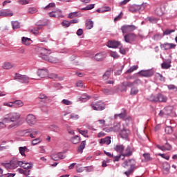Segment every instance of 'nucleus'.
<instances>
[{"instance_id": "f257e3e1", "label": "nucleus", "mask_w": 177, "mask_h": 177, "mask_svg": "<svg viewBox=\"0 0 177 177\" xmlns=\"http://www.w3.org/2000/svg\"><path fill=\"white\" fill-rule=\"evenodd\" d=\"M21 118V114L19 112H10L3 118V122L8 123L11 124L8 125V129H15L17 127H20V119Z\"/></svg>"}, {"instance_id": "f03ea898", "label": "nucleus", "mask_w": 177, "mask_h": 177, "mask_svg": "<svg viewBox=\"0 0 177 177\" xmlns=\"http://www.w3.org/2000/svg\"><path fill=\"white\" fill-rule=\"evenodd\" d=\"M39 53L41 55V57L43 58L44 60H46L50 63H57L59 62V59H57V58L53 56L49 57V55L52 53L50 50H48L43 47H41V48H39Z\"/></svg>"}, {"instance_id": "7ed1b4c3", "label": "nucleus", "mask_w": 177, "mask_h": 177, "mask_svg": "<svg viewBox=\"0 0 177 177\" xmlns=\"http://www.w3.org/2000/svg\"><path fill=\"white\" fill-rule=\"evenodd\" d=\"M91 107L95 110V111H102L106 109V106H104V104L102 102H98L97 103H91Z\"/></svg>"}, {"instance_id": "20e7f679", "label": "nucleus", "mask_w": 177, "mask_h": 177, "mask_svg": "<svg viewBox=\"0 0 177 177\" xmlns=\"http://www.w3.org/2000/svg\"><path fill=\"white\" fill-rule=\"evenodd\" d=\"M3 167H5L6 169H16L18 167V162L11 160L10 162L1 163Z\"/></svg>"}, {"instance_id": "39448f33", "label": "nucleus", "mask_w": 177, "mask_h": 177, "mask_svg": "<svg viewBox=\"0 0 177 177\" xmlns=\"http://www.w3.org/2000/svg\"><path fill=\"white\" fill-rule=\"evenodd\" d=\"M122 34H131L133 31V25H124L120 28Z\"/></svg>"}, {"instance_id": "423d86ee", "label": "nucleus", "mask_w": 177, "mask_h": 177, "mask_svg": "<svg viewBox=\"0 0 177 177\" xmlns=\"http://www.w3.org/2000/svg\"><path fill=\"white\" fill-rule=\"evenodd\" d=\"M154 71L151 69L149 70H142L138 72V75L140 77H145L147 78H149V77H152L153 75Z\"/></svg>"}, {"instance_id": "0eeeda50", "label": "nucleus", "mask_w": 177, "mask_h": 177, "mask_svg": "<svg viewBox=\"0 0 177 177\" xmlns=\"http://www.w3.org/2000/svg\"><path fill=\"white\" fill-rule=\"evenodd\" d=\"M26 122L28 125L32 127V125H35V124H37V118H35V115L32 114H29L26 117Z\"/></svg>"}, {"instance_id": "6e6552de", "label": "nucleus", "mask_w": 177, "mask_h": 177, "mask_svg": "<svg viewBox=\"0 0 177 177\" xmlns=\"http://www.w3.org/2000/svg\"><path fill=\"white\" fill-rule=\"evenodd\" d=\"M161 49L163 50H169V49H175L176 48V44L172 43H165L160 44Z\"/></svg>"}, {"instance_id": "1a4fd4ad", "label": "nucleus", "mask_w": 177, "mask_h": 177, "mask_svg": "<svg viewBox=\"0 0 177 177\" xmlns=\"http://www.w3.org/2000/svg\"><path fill=\"white\" fill-rule=\"evenodd\" d=\"M120 46H121V42L118 41H109L107 43L108 48L117 49V48H120Z\"/></svg>"}, {"instance_id": "9d476101", "label": "nucleus", "mask_w": 177, "mask_h": 177, "mask_svg": "<svg viewBox=\"0 0 177 177\" xmlns=\"http://www.w3.org/2000/svg\"><path fill=\"white\" fill-rule=\"evenodd\" d=\"M18 167H21L24 169H31L32 168V163L18 161Z\"/></svg>"}, {"instance_id": "9b49d317", "label": "nucleus", "mask_w": 177, "mask_h": 177, "mask_svg": "<svg viewBox=\"0 0 177 177\" xmlns=\"http://www.w3.org/2000/svg\"><path fill=\"white\" fill-rule=\"evenodd\" d=\"M11 16H13V12L9 9L6 10H0V17H11Z\"/></svg>"}, {"instance_id": "f8f14e48", "label": "nucleus", "mask_w": 177, "mask_h": 177, "mask_svg": "<svg viewBox=\"0 0 177 177\" xmlns=\"http://www.w3.org/2000/svg\"><path fill=\"white\" fill-rule=\"evenodd\" d=\"M37 75L40 78H45L48 75V70L46 69H39L37 71Z\"/></svg>"}, {"instance_id": "ddd939ff", "label": "nucleus", "mask_w": 177, "mask_h": 177, "mask_svg": "<svg viewBox=\"0 0 177 177\" xmlns=\"http://www.w3.org/2000/svg\"><path fill=\"white\" fill-rule=\"evenodd\" d=\"M158 149H159L160 150H162V151H169L171 150V149H172V147L168 144V142H167L165 144V145L164 146H160V145H157Z\"/></svg>"}, {"instance_id": "4468645a", "label": "nucleus", "mask_w": 177, "mask_h": 177, "mask_svg": "<svg viewBox=\"0 0 177 177\" xmlns=\"http://www.w3.org/2000/svg\"><path fill=\"white\" fill-rule=\"evenodd\" d=\"M162 167H163V174H165V175H168V174H169V169H171V165H169L168 162H164L162 164Z\"/></svg>"}, {"instance_id": "2eb2a0df", "label": "nucleus", "mask_w": 177, "mask_h": 177, "mask_svg": "<svg viewBox=\"0 0 177 177\" xmlns=\"http://www.w3.org/2000/svg\"><path fill=\"white\" fill-rule=\"evenodd\" d=\"M146 6H147V3H142L140 6L134 5L133 6L134 12H139V10H145Z\"/></svg>"}, {"instance_id": "dca6fc26", "label": "nucleus", "mask_w": 177, "mask_h": 177, "mask_svg": "<svg viewBox=\"0 0 177 177\" xmlns=\"http://www.w3.org/2000/svg\"><path fill=\"white\" fill-rule=\"evenodd\" d=\"M104 57H106V54H104V53H100L96 54L94 57V59L97 62H102V60H103Z\"/></svg>"}, {"instance_id": "f3484780", "label": "nucleus", "mask_w": 177, "mask_h": 177, "mask_svg": "<svg viewBox=\"0 0 177 177\" xmlns=\"http://www.w3.org/2000/svg\"><path fill=\"white\" fill-rule=\"evenodd\" d=\"M168 100V97L161 93L158 94V102L165 103Z\"/></svg>"}, {"instance_id": "a211bd4d", "label": "nucleus", "mask_w": 177, "mask_h": 177, "mask_svg": "<svg viewBox=\"0 0 177 177\" xmlns=\"http://www.w3.org/2000/svg\"><path fill=\"white\" fill-rule=\"evenodd\" d=\"M129 133H131V131L129 130L123 129L120 131V135L122 139H127L128 136H129Z\"/></svg>"}, {"instance_id": "6ab92c4d", "label": "nucleus", "mask_w": 177, "mask_h": 177, "mask_svg": "<svg viewBox=\"0 0 177 177\" xmlns=\"http://www.w3.org/2000/svg\"><path fill=\"white\" fill-rule=\"evenodd\" d=\"M13 64L9 62H6L2 65V68H3L4 70H10V68H13Z\"/></svg>"}, {"instance_id": "aec40b11", "label": "nucleus", "mask_w": 177, "mask_h": 177, "mask_svg": "<svg viewBox=\"0 0 177 177\" xmlns=\"http://www.w3.org/2000/svg\"><path fill=\"white\" fill-rule=\"evenodd\" d=\"M125 42L131 43L132 42V40L133 39V34L132 33H128L124 37Z\"/></svg>"}, {"instance_id": "412c9836", "label": "nucleus", "mask_w": 177, "mask_h": 177, "mask_svg": "<svg viewBox=\"0 0 177 177\" xmlns=\"http://www.w3.org/2000/svg\"><path fill=\"white\" fill-rule=\"evenodd\" d=\"M124 149H125L124 145H116L115 147L114 150L115 151H117V153H120V154H122V153L124 152Z\"/></svg>"}, {"instance_id": "4be33fe9", "label": "nucleus", "mask_w": 177, "mask_h": 177, "mask_svg": "<svg viewBox=\"0 0 177 177\" xmlns=\"http://www.w3.org/2000/svg\"><path fill=\"white\" fill-rule=\"evenodd\" d=\"M100 145H110L111 143V138L106 137L102 138L100 141Z\"/></svg>"}, {"instance_id": "5701e85b", "label": "nucleus", "mask_w": 177, "mask_h": 177, "mask_svg": "<svg viewBox=\"0 0 177 177\" xmlns=\"http://www.w3.org/2000/svg\"><path fill=\"white\" fill-rule=\"evenodd\" d=\"M71 142L73 143V145H78V143L81 142V138L78 136H75L71 139Z\"/></svg>"}, {"instance_id": "b1692460", "label": "nucleus", "mask_w": 177, "mask_h": 177, "mask_svg": "<svg viewBox=\"0 0 177 177\" xmlns=\"http://www.w3.org/2000/svg\"><path fill=\"white\" fill-rule=\"evenodd\" d=\"M86 28L87 30H91V28H93V21L91 19H87L86 21Z\"/></svg>"}, {"instance_id": "393cba45", "label": "nucleus", "mask_w": 177, "mask_h": 177, "mask_svg": "<svg viewBox=\"0 0 177 177\" xmlns=\"http://www.w3.org/2000/svg\"><path fill=\"white\" fill-rule=\"evenodd\" d=\"M19 150L21 156L26 157V151H28V148L27 147H20Z\"/></svg>"}, {"instance_id": "a878e982", "label": "nucleus", "mask_w": 177, "mask_h": 177, "mask_svg": "<svg viewBox=\"0 0 177 177\" xmlns=\"http://www.w3.org/2000/svg\"><path fill=\"white\" fill-rule=\"evenodd\" d=\"M130 156H132V150H131V147H128L125 150V153L122 154V156L129 157Z\"/></svg>"}, {"instance_id": "bb28decb", "label": "nucleus", "mask_w": 177, "mask_h": 177, "mask_svg": "<svg viewBox=\"0 0 177 177\" xmlns=\"http://www.w3.org/2000/svg\"><path fill=\"white\" fill-rule=\"evenodd\" d=\"M89 99H91V96L88 95L86 93L82 94V96L80 97V102H86V100H89Z\"/></svg>"}, {"instance_id": "cd10ccee", "label": "nucleus", "mask_w": 177, "mask_h": 177, "mask_svg": "<svg viewBox=\"0 0 177 177\" xmlns=\"http://www.w3.org/2000/svg\"><path fill=\"white\" fill-rule=\"evenodd\" d=\"M13 30H17L20 28V23L17 21H13L11 22Z\"/></svg>"}, {"instance_id": "c85d7f7f", "label": "nucleus", "mask_w": 177, "mask_h": 177, "mask_svg": "<svg viewBox=\"0 0 177 177\" xmlns=\"http://www.w3.org/2000/svg\"><path fill=\"white\" fill-rule=\"evenodd\" d=\"M85 141H82L77 149V151L80 153H82V152L84 151V149H85Z\"/></svg>"}, {"instance_id": "c756f323", "label": "nucleus", "mask_w": 177, "mask_h": 177, "mask_svg": "<svg viewBox=\"0 0 177 177\" xmlns=\"http://www.w3.org/2000/svg\"><path fill=\"white\" fill-rule=\"evenodd\" d=\"M42 142V139L41 138H37L32 140V146H35L37 145H39Z\"/></svg>"}, {"instance_id": "7c9ffc66", "label": "nucleus", "mask_w": 177, "mask_h": 177, "mask_svg": "<svg viewBox=\"0 0 177 177\" xmlns=\"http://www.w3.org/2000/svg\"><path fill=\"white\" fill-rule=\"evenodd\" d=\"M126 115H127V113H125V111H124L122 113L115 115V118H118L119 117V118H120V120H125Z\"/></svg>"}, {"instance_id": "2f4dec72", "label": "nucleus", "mask_w": 177, "mask_h": 177, "mask_svg": "<svg viewBox=\"0 0 177 177\" xmlns=\"http://www.w3.org/2000/svg\"><path fill=\"white\" fill-rule=\"evenodd\" d=\"M22 42L24 45H30L31 44V39L23 37Z\"/></svg>"}, {"instance_id": "473e14b6", "label": "nucleus", "mask_w": 177, "mask_h": 177, "mask_svg": "<svg viewBox=\"0 0 177 177\" xmlns=\"http://www.w3.org/2000/svg\"><path fill=\"white\" fill-rule=\"evenodd\" d=\"M165 131L166 133L169 135V134L172 133V132H174V128H172V127H171V126H167L165 129Z\"/></svg>"}, {"instance_id": "72a5a7b5", "label": "nucleus", "mask_w": 177, "mask_h": 177, "mask_svg": "<svg viewBox=\"0 0 177 177\" xmlns=\"http://www.w3.org/2000/svg\"><path fill=\"white\" fill-rule=\"evenodd\" d=\"M149 102H152L153 103H157L158 102V95H151L149 97Z\"/></svg>"}, {"instance_id": "f704fd0d", "label": "nucleus", "mask_w": 177, "mask_h": 177, "mask_svg": "<svg viewBox=\"0 0 177 177\" xmlns=\"http://www.w3.org/2000/svg\"><path fill=\"white\" fill-rule=\"evenodd\" d=\"M164 109L165 115L168 116L169 114H171V113H172V108L171 106H167Z\"/></svg>"}, {"instance_id": "c9c22d12", "label": "nucleus", "mask_w": 177, "mask_h": 177, "mask_svg": "<svg viewBox=\"0 0 177 177\" xmlns=\"http://www.w3.org/2000/svg\"><path fill=\"white\" fill-rule=\"evenodd\" d=\"M62 104H64L65 106H71V104H73V102H71V100H68L67 99H64L62 101Z\"/></svg>"}, {"instance_id": "e433bc0d", "label": "nucleus", "mask_w": 177, "mask_h": 177, "mask_svg": "<svg viewBox=\"0 0 177 177\" xmlns=\"http://www.w3.org/2000/svg\"><path fill=\"white\" fill-rule=\"evenodd\" d=\"M77 131L85 138L88 136V130H81L80 129H77Z\"/></svg>"}, {"instance_id": "4c0bfd02", "label": "nucleus", "mask_w": 177, "mask_h": 177, "mask_svg": "<svg viewBox=\"0 0 177 177\" xmlns=\"http://www.w3.org/2000/svg\"><path fill=\"white\" fill-rule=\"evenodd\" d=\"M42 28V26H38L37 28H34L31 30V32L35 34V35H38L39 34V30Z\"/></svg>"}, {"instance_id": "58836bf2", "label": "nucleus", "mask_w": 177, "mask_h": 177, "mask_svg": "<svg viewBox=\"0 0 177 177\" xmlns=\"http://www.w3.org/2000/svg\"><path fill=\"white\" fill-rule=\"evenodd\" d=\"M110 75H111V71H107L103 75V80H109Z\"/></svg>"}, {"instance_id": "ea45409f", "label": "nucleus", "mask_w": 177, "mask_h": 177, "mask_svg": "<svg viewBox=\"0 0 177 177\" xmlns=\"http://www.w3.org/2000/svg\"><path fill=\"white\" fill-rule=\"evenodd\" d=\"M24 75H20L19 73H16L15 76V80H17L19 82H21L23 80V77Z\"/></svg>"}, {"instance_id": "a19ab883", "label": "nucleus", "mask_w": 177, "mask_h": 177, "mask_svg": "<svg viewBox=\"0 0 177 177\" xmlns=\"http://www.w3.org/2000/svg\"><path fill=\"white\" fill-rule=\"evenodd\" d=\"M61 24H62V27H64L65 28H67L70 27V26H71L70 21H68L67 20H64Z\"/></svg>"}, {"instance_id": "79ce46f5", "label": "nucleus", "mask_w": 177, "mask_h": 177, "mask_svg": "<svg viewBox=\"0 0 177 177\" xmlns=\"http://www.w3.org/2000/svg\"><path fill=\"white\" fill-rule=\"evenodd\" d=\"M172 32H175V30L167 29L163 32V37L165 35H171Z\"/></svg>"}, {"instance_id": "37998d69", "label": "nucleus", "mask_w": 177, "mask_h": 177, "mask_svg": "<svg viewBox=\"0 0 177 177\" xmlns=\"http://www.w3.org/2000/svg\"><path fill=\"white\" fill-rule=\"evenodd\" d=\"M95 8V4H89L85 8H82V10H91Z\"/></svg>"}, {"instance_id": "c03bdc74", "label": "nucleus", "mask_w": 177, "mask_h": 177, "mask_svg": "<svg viewBox=\"0 0 177 177\" xmlns=\"http://www.w3.org/2000/svg\"><path fill=\"white\" fill-rule=\"evenodd\" d=\"M28 13L33 15V13H37V12H38V10L35 7H32L28 8Z\"/></svg>"}, {"instance_id": "a18cd8bd", "label": "nucleus", "mask_w": 177, "mask_h": 177, "mask_svg": "<svg viewBox=\"0 0 177 177\" xmlns=\"http://www.w3.org/2000/svg\"><path fill=\"white\" fill-rule=\"evenodd\" d=\"M167 88L169 91H174V92H177V86L174 84L168 85Z\"/></svg>"}, {"instance_id": "49530a36", "label": "nucleus", "mask_w": 177, "mask_h": 177, "mask_svg": "<svg viewBox=\"0 0 177 177\" xmlns=\"http://www.w3.org/2000/svg\"><path fill=\"white\" fill-rule=\"evenodd\" d=\"M13 102L14 104H15V106H18V107H23V106H24V103H23L21 100H16Z\"/></svg>"}, {"instance_id": "de8ad7c7", "label": "nucleus", "mask_w": 177, "mask_h": 177, "mask_svg": "<svg viewBox=\"0 0 177 177\" xmlns=\"http://www.w3.org/2000/svg\"><path fill=\"white\" fill-rule=\"evenodd\" d=\"M163 37V35L158 33L153 37V39H154V41H158V39H161Z\"/></svg>"}, {"instance_id": "09e8293b", "label": "nucleus", "mask_w": 177, "mask_h": 177, "mask_svg": "<svg viewBox=\"0 0 177 177\" xmlns=\"http://www.w3.org/2000/svg\"><path fill=\"white\" fill-rule=\"evenodd\" d=\"M17 2L19 5H28V3H30V0H18Z\"/></svg>"}, {"instance_id": "8fccbe9b", "label": "nucleus", "mask_w": 177, "mask_h": 177, "mask_svg": "<svg viewBox=\"0 0 177 177\" xmlns=\"http://www.w3.org/2000/svg\"><path fill=\"white\" fill-rule=\"evenodd\" d=\"M76 86L77 88H85V86H84V82H82V80H79L76 82Z\"/></svg>"}, {"instance_id": "3c124183", "label": "nucleus", "mask_w": 177, "mask_h": 177, "mask_svg": "<svg viewBox=\"0 0 177 177\" xmlns=\"http://www.w3.org/2000/svg\"><path fill=\"white\" fill-rule=\"evenodd\" d=\"M143 157L145 158V161H151L152 158L150 157V153H144Z\"/></svg>"}, {"instance_id": "603ef678", "label": "nucleus", "mask_w": 177, "mask_h": 177, "mask_svg": "<svg viewBox=\"0 0 177 177\" xmlns=\"http://www.w3.org/2000/svg\"><path fill=\"white\" fill-rule=\"evenodd\" d=\"M48 78H50V80H56L57 79V74L56 73H50L48 75Z\"/></svg>"}, {"instance_id": "864d4df0", "label": "nucleus", "mask_w": 177, "mask_h": 177, "mask_svg": "<svg viewBox=\"0 0 177 177\" xmlns=\"http://www.w3.org/2000/svg\"><path fill=\"white\" fill-rule=\"evenodd\" d=\"M156 77L158 80H160V81H165V77H164V76H162V75H161L160 73H156Z\"/></svg>"}, {"instance_id": "5fc2aeb1", "label": "nucleus", "mask_w": 177, "mask_h": 177, "mask_svg": "<svg viewBox=\"0 0 177 177\" xmlns=\"http://www.w3.org/2000/svg\"><path fill=\"white\" fill-rule=\"evenodd\" d=\"M17 171H19L20 174H24V175H26V176L30 175V170L24 171L23 169H18Z\"/></svg>"}, {"instance_id": "6e6d98bb", "label": "nucleus", "mask_w": 177, "mask_h": 177, "mask_svg": "<svg viewBox=\"0 0 177 177\" xmlns=\"http://www.w3.org/2000/svg\"><path fill=\"white\" fill-rule=\"evenodd\" d=\"M110 56H111V57H113V59H118V57H120V55H118L117 52H111Z\"/></svg>"}, {"instance_id": "4d7b16f0", "label": "nucleus", "mask_w": 177, "mask_h": 177, "mask_svg": "<svg viewBox=\"0 0 177 177\" xmlns=\"http://www.w3.org/2000/svg\"><path fill=\"white\" fill-rule=\"evenodd\" d=\"M120 128H121V124H118L116 126H114L112 128V131H113L114 132H118V131H120Z\"/></svg>"}, {"instance_id": "13d9d810", "label": "nucleus", "mask_w": 177, "mask_h": 177, "mask_svg": "<svg viewBox=\"0 0 177 177\" xmlns=\"http://www.w3.org/2000/svg\"><path fill=\"white\" fill-rule=\"evenodd\" d=\"M76 171L77 172H84V167L81 165H77L76 166Z\"/></svg>"}, {"instance_id": "bf43d9fd", "label": "nucleus", "mask_w": 177, "mask_h": 177, "mask_svg": "<svg viewBox=\"0 0 177 177\" xmlns=\"http://www.w3.org/2000/svg\"><path fill=\"white\" fill-rule=\"evenodd\" d=\"M71 120H78L80 116L75 113H72L70 115Z\"/></svg>"}, {"instance_id": "052dcab7", "label": "nucleus", "mask_w": 177, "mask_h": 177, "mask_svg": "<svg viewBox=\"0 0 177 177\" xmlns=\"http://www.w3.org/2000/svg\"><path fill=\"white\" fill-rule=\"evenodd\" d=\"M77 16H78V15H77V12H71L68 15V19H74V17H77Z\"/></svg>"}, {"instance_id": "680f3d73", "label": "nucleus", "mask_w": 177, "mask_h": 177, "mask_svg": "<svg viewBox=\"0 0 177 177\" xmlns=\"http://www.w3.org/2000/svg\"><path fill=\"white\" fill-rule=\"evenodd\" d=\"M169 67H171V65L167 62H163L162 64V68L167 69L169 68Z\"/></svg>"}, {"instance_id": "e2e57ef3", "label": "nucleus", "mask_w": 177, "mask_h": 177, "mask_svg": "<svg viewBox=\"0 0 177 177\" xmlns=\"http://www.w3.org/2000/svg\"><path fill=\"white\" fill-rule=\"evenodd\" d=\"M21 82L28 84V77H27V75H24V77H22V80Z\"/></svg>"}, {"instance_id": "0e129e2a", "label": "nucleus", "mask_w": 177, "mask_h": 177, "mask_svg": "<svg viewBox=\"0 0 177 177\" xmlns=\"http://www.w3.org/2000/svg\"><path fill=\"white\" fill-rule=\"evenodd\" d=\"M51 158L54 161H59V156H57V153H53L51 155Z\"/></svg>"}, {"instance_id": "69168bd1", "label": "nucleus", "mask_w": 177, "mask_h": 177, "mask_svg": "<svg viewBox=\"0 0 177 177\" xmlns=\"http://www.w3.org/2000/svg\"><path fill=\"white\" fill-rule=\"evenodd\" d=\"M48 15L50 17H57V12H49L48 14Z\"/></svg>"}, {"instance_id": "338daca9", "label": "nucleus", "mask_w": 177, "mask_h": 177, "mask_svg": "<svg viewBox=\"0 0 177 177\" xmlns=\"http://www.w3.org/2000/svg\"><path fill=\"white\" fill-rule=\"evenodd\" d=\"M56 6V4L55 3H50L47 6L44 8V9H49V8H55Z\"/></svg>"}, {"instance_id": "774afa93", "label": "nucleus", "mask_w": 177, "mask_h": 177, "mask_svg": "<svg viewBox=\"0 0 177 177\" xmlns=\"http://www.w3.org/2000/svg\"><path fill=\"white\" fill-rule=\"evenodd\" d=\"M13 104H15L13 102H9V103L4 102L3 104V106H8V107H13Z\"/></svg>"}]
</instances>
